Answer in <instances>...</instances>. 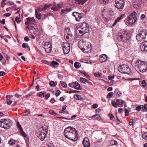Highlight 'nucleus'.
<instances>
[{"instance_id": "1", "label": "nucleus", "mask_w": 147, "mask_h": 147, "mask_svg": "<svg viewBox=\"0 0 147 147\" xmlns=\"http://www.w3.org/2000/svg\"><path fill=\"white\" fill-rule=\"evenodd\" d=\"M64 135L65 137L70 140L75 141L77 140L78 135L77 131L75 128L68 127L64 130Z\"/></svg>"}, {"instance_id": "2", "label": "nucleus", "mask_w": 147, "mask_h": 147, "mask_svg": "<svg viewBox=\"0 0 147 147\" xmlns=\"http://www.w3.org/2000/svg\"><path fill=\"white\" fill-rule=\"evenodd\" d=\"M135 65L141 72H144L147 71V63L146 62L141 61L138 59L135 62Z\"/></svg>"}, {"instance_id": "3", "label": "nucleus", "mask_w": 147, "mask_h": 147, "mask_svg": "<svg viewBox=\"0 0 147 147\" xmlns=\"http://www.w3.org/2000/svg\"><path fill=\"white\" fill-rule=\"evenodd\" d=\"M12 123V121L8 119H3L0 121V127L4 128L5 129H9L10 127V124Z\"/></svg>"}, {"instance_id": "4", "label": "nucleus", "mask_w": 147, "mask_h": 147, "mask_svg": "<svg viewBox=\"0 0 147 147\" xmlns=\"http://www.w3.org/2000/svg\"><path fill=\"white\" fill-rule=\"evenodd\" d=\"M147 34V30L146 29H143L140 31L138 34L136 35V38L139 41H144Z\"/></svg>"}, {"instance_id": "5", "label": "nucleus", "mask_w": 147, "mask_h": 147, "mask_svg": "<svg viewBox=\"0 0 147 147\" xmlns=\"http://www.w3.org/2000/svg\"><path fill=\"white\" fill-rule=\"evenodd\" d=\"M119 71L121 73L129 74L131 72V69L128 66L123 64L120 65L118 67Z\"/></svg>"}, {"instance_id": "6", "label": "nucleus", "mask_w": 147, "mask_h": 147, "mask_svg": "<svg viewBox=\"0 0 147 147\" xmlns=\"http://www.w3.org/2000/svg\"><path fill=\"white\" fill-rule=\"evenodd\" d=\"M137 13L135 12H133L127 19V23L130 25H132L136 21Z\"/></svg>"}, {"instance_id": "7", "label": "nucleus", "mask_w": 147, "mask_h": 147, "mask_svg": "<svg viewBox=\"0 0 147 147\" xmlns=\"http://www.w3.org/2000/svg\"><path fill=\"white\" fill-rule=\"evenodd\" d=\"M91 49V43L89 42L83 41V52L85 53H89Z\"/></svg>"}, {"instance_id": "8", "label": "nucleus", "mask_w": 147, "mask_h": 147, "mask_svg": "<svg viewBox=\"0 0 147 147\" xmlns=\"http://www.w3.org/2000/svg\"><path fill=\"white\" fill-rule=\"evenodd\" d=\"M42 129V131L41 132H40L39 135L38 136V138L40 139L41 141H43L46 137V134L47 133L48 131V127L47 126H45L44 128Z\"/></svg>"}, {"instance_id": "9", "label": "nucleus", "mask_w": 147, "mask_h": 147, "mask_svg": "<svg viewBox=\"0 0 147 147\" xmlns=\"http://www.w3.org/2000/svg\"><path fill=\"white\" fill-rule=\"evenodd\" d=\"M62 47L64 54H67L69 52L70 50V46L69 43L67 42L63 43Z\"/></svg>"}, {"instance_id": "10", "label": "nucleus", "mask_w": 147, "mask_h": 147, "mask_svg": "<svg viewBox=\"0 0 147 147\" xmlns=\"http://www.w3.org/2000/svg\"><path fill=\"white\" fill-rule=\"evenodd\" d=\"M43 46L47 53H49L51 52L52 48L51 43H50L49 42H46L44 43Z\"/></svg>"}, {"instance_id": "11", "label": "nucleus", "mask_w": 147, "mask_h": 147, "mask_svg": "<svg viewBox=\"0 0 147 147\" xmlns=\"http://www.w3.org/2000/svg\"><path fill=\"white\" fill-rule=\"evenodd\" d=\"M119 2L115 3L114 5L116 7L119 9L120 11H121L124 8L125 2H122L121 1Z\"/></svg>"}, {"instance_id": "12", "label": "nucleus", "mask_w": 147, "mask_h": 147, "mask_svg": "<svg viewBox=\"0 0 147 147\" xmlns=\"http://www.w3.org/2000/svg\"><path fill=\"white\" fill-rule=\"evenodd\" d=\"M126 35L125 34H122L121 33H119L117 36V38L119 41L122 40L123 42H124L127 39H129L126 37Z\"/></svg>"}, {"instance_id": "13", "label": "nucleus", "mask_w": 147, "mask_h": 147, "mask_svg": "<svg viewBox=\"0 0 147 147\" xmlns=\"http://www.w3.org/2000/svg\"><path fill=\"white\" fill-rule=\"evenodd\" d=\"M64 32V35L67 39H68L72 37V34L69 28H67L66 29Z\"/></svg>"}, {"instance_id": "14", "label": "nucleus", "mask_w": 147, "mask_h": 147, "mask_svg": "<svg viewBox=\"0 0 147 147\" xmlns=\"http://www.w3.org/2000/svg\"><path fill=\"white\" fill-rule=\"evenodd\" d=\"M51 4H48L47 3L45 4L43 6L41 5L39 6L38 9V10L40 11H44L47 10L48 8H49L50 6H52Z\"/></svg>"}, {"instance_id": "15", "label": "nucleus", "mask_w": 147, "mask_h": 147, "mask_svg": "<svg viewBox=\"0 0 147 147\" xmlns=\"http://www.w3.org/2000/svg\"><path fill=\"white\" fill-rule=\"evenodd\" d=\"M69 86L71 87L74 88L77 90L79 89L80 87V84L78 82H76L69 83Z\"/></svg>"}, {"instance_id": "16", "label": "nucleus", "mask_w": 147, "mask_h": 147, "mask_svg": "<svg viewBox=\"0 0 147 147\" xmlns=\"http://www.w3.org/2000/svg\"><path fill=\"white\" fill-rule=\"evenodd\" d=\"M27 20V22H25V24L28 25V24H34L35 20L34 18H31L29 17L26 19Z\"/></svg>"}, {"instance_id": "17", "label": "nucleus", "mask_w": 147, "mask_h": 147, "mask_svg": "<svg viewBox=\"0 0 147 147\" xmlns=\"http://www.w3.org/2000/svg\"><path fill=\"white\" fill-rule=\"evenodd\" d=\"M107 59V56L105 54L101 55L99 58V60L101 63L105 61Z\"/></svg>"}, {"instance_id": "18", "label": "nucleus", "mask_w": 147, "mask_h": 147, "mask_svg": "<svg viewBox=\"0 0 147 147\" xmlns=\"http://www.w3.org/2000/svg\"><path fill=\"white\" fill-rule=\"evenodd\" d=\"M83 35L85 33H88L89 32V28L88 25L86 23L83 22Z\"/></svg>"}, {"instance_id": "19", "label": "nucleus", "mask_w": 147, "mask_h": 147, "mask_svg": "<svg viewBox=\"0 0 147 147\" xmlns=\"http://www.w3.org/2000/svg\"><path fill=\"white\" fill-rule=\"evenodd\" d=\"M83 146L84 147H89L90 146V143L88 139L86 137L83 139Z\"/></svg>"}, {"instance_id": "20", "label": "nucleus", "mask_w": 147, "mask_h": 147, "mask_svg": "<svg viewBox=\"0 0 147 147\" xmlns=\"http://www.w3.org/2000/svg\"><path fill=\"white\" fill-rule=\"evenodd\" d=\"M72 10V9L70 8L62 9L61 10V13L62 15H65L71 11Z\"/></svg>"}, {"instance_id": "21", "label": "nucleus", "mask_w": 147, "mask_h": 147, "mask_svg": "<svg viewBox=\"0 0 147 147\" xmlns=\"http://www.w3.org/2000/svg\"><path fill=\"white\" fill-rule=\"evenodd\" d=\"M117 104L119 107H121L123 106V104L124 103L125 101L121 99H117L116 100Z\"/></svg>"}, {"instance_id": "22", "label": "nucleus", "mask_w": 147, "mask_h": 147, "mask_svg": "<svg viewBox=\"0 0 147 147\" xmlns=\"http://www.w3.org/2000/svg\"><path fill=\"white\" fill-rule=\"evenodd\" d=\"M78 46L80 49L83 51V39L82 38L79 41L78 43Z\"/></svg>"}, {"instance_id": "23", "label": "nucleus", "mask_w": 147, "mask_h": 147, "mask_svg": "<svg viewBox=\"0 0 147 147\" xmlns=\"http://www.w3.org/2000/svg\"><path fill=\"white\" fill-rule=\"evenodd\" d=\"M82 26H83V23H81L80 26L78 28L77 32H78L81 35L83 36V31L81 30L82 29V28H81Z\"/></svg>"}, {"instance_id": "24", "label": "nucleus", "mask_w": 147, "mask_h": 147, "mask_svg": "<svg viewBox=\"0 0 147 147\" xmlns=\"http://www.w3.org/2000/svg\"><path fill=\"white\" fill-rule=\"evenodd\" d=\"M30 113V111L29 109H27L23 113L22 115L23 116H26L28 115Z\"/></svg>"}, {"instance_id": "25", "label": "nucleus", "mask_w": 147, "mask_h": 147, "mask_svg": "<svg viewBox=\"0 0 147 147\" xmlns=\"http://www.w3.org/2000/svg\"><path fill=\"white\" fill-rule=\"evenodd\" d=\"M142 46L144 50L147 51V41L143 42Z\"/></svg>"}, {"instance_id": "26", "label": "nucleus", "mask_w": 147, "mask_h": 147, "mask_svg": "<svg viewBox=\"0 0 147 147\" xmlns=\"http://www.w3.org/2000/svg\"><path fill=\"white\" fill-rule=\"evenodd\" d=\"M22 47L23 48H25V49H28V50L30 51V48L29 46L28 45V44L27 43H23L22 45Z\"/></svg>"}, {"instance_id": "27", "label": "nucleus", "mask_w": 147, "mask_h": 147, "mask_svg": "<svg viewBox=\"0 0 147 147\" xmlns=\"http://www.w3.org/2000/svg\"><path fill=\"white\" fill-rule=\"evenodd\" d=\"M76 18H75L76 20L79 22L80 21V19L82 18V13H78V15H76Z\"/></svg>"}, {"instance_id": "28", "label": "nucleus", "mask_w": 147, "mask_h": 147, "mask_svg": "<svg viewBox=\"0 0 147 147\" xmlns=\"http://www.w3.org/2000/svg\"><path fill=\"white\" fill-rule=\"evenodd\" d=\"M123 17L122 16H121L120 17H118L117 19L115 20V22L113 25V26H114L117 24V22H119L123 18Z\"/></svg>"}, {"instance_id": "29", "label": "nucleus", "mask_w": 147, "mask_h": 147, "mask_svg": "<svg viewBox=\"0 0 147 147\" xmlns=\"http://www.w3.org/2000/svg\"><path fill=\"white\" fill-rule=\"evenodd\" d=\"M15 140L13 139H11L9 141L8 144L10 146H12L15 144Z\"/></svg>"}, {"instance_id": "30", "label": "nucleus", "mask_w": 147, "mask_h": 147, "mask_svg": "<svg viewBox=\"0 0 147 147\" xmlns=\"http://www.w3.org/2000/svg\"><path fill=\"white\" fill-rule=\"evenodd\" d=\"M35 14L36 16V17L38 19L40 20L41 18L42 14L40 13H38L37 11H36Z\"/></svg>"}, {"instance_id": "31", "label": "nucleus", "mask_w": 147, "mask_h": 147, "mask_svg": "<svg viewBox=\"0 0 147 147\" xmlns=\"http://www.w3.org/2000/svg\"><path fill=\"white\" fill-rule=\"evenodd\" d=\"M59 65V63L54 61H52L51 63V66H53L54 67L56 65Z\"/></svg>"}, {"instance_id": "32", "label": "nucleus", "mask_w": 147, "mask_h": 147, "mask_svg": "<svg viewBox=\"0 0 147 147\" xmlns=\"http://www.w3.org/2000/svg\"><path fill=\"white\" fill-rule=\"evenodd\" d=\"M110 143L111 145H115L116 146H117L118 144L117 142L113 140H111L110 141Z\"/></svg>"}, {"instance_id": "33", "label": "nucleus", "mask_w": 147, "mask_h": 147, "mask_svg": "<svg viewBox=\"0 0 147 147\" xmlns=\"http://www.w3.org/2000/svg\"><path fill=\"white\" fill-rule=\"evenodd\" d=\"M75 67L77 69L79 68L81 66V64L79 62H76L74 64Z\"/></svg>"}, {"instance_id": "34", "label": "nucleus", "mask_w": 147, "mask_h": 147, "mask_svg": "<svg viewBox=\"0 0 147 147\" xmlns=\"http://www.w3.org/2000/svg\"><path fill=\"white\" fill-rule=\"evenodd\" d=\"M51 9L54 11H58L59 10V8H58L57 5H54L53 7H52Z\"/></svg>"}, {"instance_id": "35", "label": "nucleus", "mask_w": 147, "mask_h": 147, "mask_svg": "<svg viewBox=\"0 0 147 147\" xmlns=\"http://www.w3.org/2000/svg\"><path fill=\"white\" fill-rule=\"evenodd\" d=\"M57 82H54L53 81H51L50 83V85L51 86H56V84H57Z\"/></svg>"}, {"instance_id": "36", "label": "nucleus", "mask_w": 147, "mask_h": 147, "mask_svg": "<svg viewBox=\"0 0 147 147\" xmlns=\"http://www.w3.org/2000/svg\"><path fill=\"white\" fill-rule=\"evenodd\" d=\"M94 76L97 78H99L101 76L102 74L99 72L95 73L94 74Z\"/></svg>"}, {"instance_id": "37", "label": "nucleus", "mask_w": 147, "mask_h": 147, "mask_svg": "<svg viewBox=\"0 0 147 147\" xmlns=\"http://www.w3.org/2000/svg\"><path fill=\"white\" fill-rule=\"evenodd\" d=\"M38 95L39 97L41 98H43L44 97V93L43 92H41L38 93Z\"/></svg>"}, {"instance_id": "38", "label": "nucleus", "mask_w": 147, "mask_h": 147, "mask_svg": "<svg viewBox=\"0 0 147 147\" xmlns=\"http://www.w3.org/2000/svg\"><path fill=\"white\" fill-rule=\"evenodd\" d=\"M142 105L137 106L136 108V109L138 111H139L140 110H142Z\"/></svg>"}, {"instance_id": "39", "label": "nucleus", "mask_w": 147, "mask_h": 147, "mask_svg": "<svg viewBox=\"0 0 147 147\" xmlns=\"http://www.w3.org/2000/svg\"><path fill=\"white\" fill-rule=\"evenodd\" d=\"M49 112L50 114L53 115L54 116H55L57 114V113L54 111L52 110H50L49 111Z\"/></svg>"}, {"instance_id": "40", "label": "nucleus", "mask_w": 147, "mask_h": 147, "mask_svg": "<svg viewBox=\"0 0 147 147\" xmlns=\"http://www.w3.org/2000/svg\"><path fill=\"white\" fill-rule=\"evenodd\" d=\"M16 125L18 128L19 129L20 131L23 130L21 125L20 124L19 122H18L17 123Z\"/></svg>"}, {"instance_id": "41", "label": "nucleus", "mask_w": 147, "mask_h": 147, "mask_svg": "<svg viewBox=\"0 0 147 147\" xmlns=\"http://www.w3.org/2000/svg\"><path fill=\"white\" fill-rule=\"evenodd\" d=\"M20 132L21 135L23 136L25 138L27 136V135L23 131V130H22V131H20Z\"/></svg>"}, {"instance_id": "42", "label": "nucleus", "mask_w": 147, "mask_h": 147, "mask_svg": "<svg viewBox=\"0 0 147 147\" xmlns=\"http://www.w3.org/2000/svg\"><path fill=\"white\" fill-rule=\"evenodd\" d=\"M76 1V3L78 4H81L82 5H83V0H75Z\"/></svg>"}, {"instance_id": "43", "label": "nucleus", "mask_w": 147, "mask_h": 147, "mask_svg": "<svg viewBox=\"0 0 147 147\" xmlns=\"http://www.w3.org/2000/svg\"><path fill=\"white\" fill-rule=\"evenodd\" d=\"M113 93L112 92H110L108 93V95H107V97L108 98H111L112 97V96H113Z\"/></svg>"}, {"instance_id": "44", "label": "nucleus", "mask_w": 147, "mask_h": 147, "mask_svg": "<svg viewBox=\"0 0 147 147\" xmlns=\"http://www.w3.org/2000/svg\"><path fill=\"white\" fill-rule=\"evenodd\" d=\"M111 104L115 108H117V101L116 100V101H113L111 102Z\"/></svg>"}, {"instance_id": "45", "label": "nucleus", "mask_w": 147, "mask_h": 147, "mask_svg": "<svg viewBox=\"0 0 147 147\" xmlns=\"http://www.w3.org/2000/svg\"><path fill=\"white\" fill-rule=\"evenodd\" d=\"M83 63H85L88 64H92V62H90V61L87 60L83 59Z\"/></svg>"}, {"instance_id": "46", "label": "nucleus", "mask_w": 147, "mask_h": 147, "mask_svg": "<svg viewBox=\"0 0 147 147\" xmlns=\"http://www.w3.org/2000/svg\"><path fill=\"white\" fill-rule=\"evenodd\" d=\"M85 82L89 84H91V83L88 80L86 79L85 78H83V84H85Z\"/></svg>"}, {"instance_id": "47", "label": "nucleus", "mask_w": 147, "mask_h": 147, "mask_svg": "<svg viewBox=\"0 0 147 147\" xmlns=\"http://www.w3.org/2000/svg\"><path fill=\"white\" fill-rule=\"evenodd\" d=\"M143 138L145 140H147V133H145L142 135Z\"/></svg>"}, {"instance_id": "48", "label": "nucleus", "mask_w": 147, "mask_h": 147, "mask_svg": "<svg viewBox=\"0 0 147 147\" xmlns=\"http://www.w3.org/2000/svg\"><path fill=\"white\" fill-rule=\"evenodd\" d=\"M142 106H143V107H142V110L144 111H145V109L147 111V104H145L144 106L143 105H142Z\"/></svg>"}, {"instance_id": "49", "label": "nucleus", "mask_w": 147, "mask_h": 147, "mask_svg": "<svg viewBox=\"0 0 147 147\" xmlns=\"http://www.w3.org/2000/svg\"><path fill=\"white\" fill-rule=\"evenodd\" d=\"M15 21L17 23H18L20 22L21 20L18 16H16L15 18Z\"/></svg>"}, {"instance_id": "50", "label": "nucleus", "mask_w": 147, "mask_h": 147, "mask_svg": "<svg viewBox=\"0 0 147 147\" xmlns=\"http://www.w3.org/2000/svg\"><path fill=\"white\" fill-rule=\"evenodd\" d=\"M60 91L59 90H57L56 91L55 94L56 96H58L59 95H60Z\"/></svg>"}, {"instance_id": "51", "label": "nucleus", "mask_w": 147, "mask_h": 147, "mask_svg": "<svg viewBox=\"0 0 147 147\" xmlns=\"http://www.w3.org/2000/svg\"><path fill=\"white\" fill-rule=\"evenodd\" d=\"M57 5L58 8H59V9L62 8L63 6L62 3H58Z\"/></svg>"}, {"instance_id": "52", "label": "nucleus", "mask_w": 147, "mask_h": 147, "mask_svg": "<svg viewBox=\"0 0 147 147\" xmlns=\"http://www.w3.org/2000/svg\"><path fill=\"white\" fill-rule=\"evenodd\" d=\"M125 116H128L129 115V113L128 111V110L125 109Z\"/></svg>"}, {"instance_id": "53", "label": "nucleus", "mask_w": 147, "mask_h": 147, "mask_svg": "<svg viewBox=\"0 0 147 147\" xmlns=\"http://www.w3.org/2000/svg\"><path fill=\"white\" fill-rule=\"evenodd\" d=\"M121 93L120 91H118L116 94V96L117 97H119L121 95Z\"/></svg>"}, {"instance_id": "54", "label": "nucleus", "mask_w": 147, "mask_h": 147, "mask_svg": "<svg viewBox=\"0 0 147 147\" xmlns=\"http://www.w3.org/2000/svg\"><path fill=\"white\" fill-rule=\"evenodd\" d=\"M61 86L63 87L64 88H65L67 87V85L65 82H63L61 84Z\"/></svg>"}, {"instance_id": "55", "label": "nucleus", "mask_w": 147, "mask_h": 147, "mask_svg": "<svg viewBox=\"0 0 147 147\" xmlns=\"http://www.w3.org/2000/svg\"><path fill=\"white\" fill-rule=\"evenodd\" d=\"M142 86L143 87H145L146 86V83L145 81L144 80H143L142 81Z\"/></svg>"}, {"instance_id": "56", "label": "nucleus", "mask_w": 147, "mask_h": 147, "mask_svg": "<svg viewBox=\"0 0 147 147\" xmlns=\"http://www.w3.org/2000/svg\"><path fill=\"white\" fill-rule=\"evenodd\" d=\"M98 105L97 104H95L92 105V107L94 109H96L98 107Z\"/></svg>"}, {"instance_id": "57", "label": "nucleus", "mask_w": 147, "mask_h": 147, "mask_svg": "<svg viewBox=\"0 0 147 147\" xmlns=\"http://www.w3.org/2000/svg\"><path fill=\"white\" fill-rule=\"evenodd\" d=\"M30 40L28 36H26L24 38V40L26 42H28Z\"/></svg>"}, {"instance_id": "58", "label": "nucleus", "mask_w": 147, "mask_h": 147, "mask_svg": "<svg viewBox=\"0 0 147 147\" xmlns=\"http://www.w3.org/2000/svg\"><path fill=\"white\" fill-rule=\"evenodd\" d=\"M8 105L11 104L12 102V101L10 99H7L6 101Z\"/></svg>"}, {"instance_id": "59", "label": "nucleus", "mask_w": 147, "mask_h": 147, "mask_svg": "<svg viewBox=\"0 0 147 147\" xmlns=\"http://www.w3.org/2000/svg\"><path fill=\"white\" fill-rule=\"evenodd\" d=\"M50 96L49 93H47L45 96V98L46 99H48Z\"/></svg>"}, {"instance_id": "60", "label": "nucleus", "mask_w": 147, "mask_h": 147, "mask_svg": "<svg viewBox=\"0 0 147 147\" xmlns=\"http://www.w3.org/2000/svg\"><path fill=\"white\" fill-rule=\"evenodd\" d=\"M76 97L75 98L76 100H79V99L82 98L81 97V96L78 95H76Z\"/></svg>"}, {"instance_id": "61", "label": "nucleus", "mask_w": 147, "mask_h": 147, "mask_svg": "<svg viewBox=\"0 0 147 147\" xmlns=\"http://www.w3.org/2000/svg\"><path fill=\"white\" fill-rule=\"evenodd\" d=\"M10 15L11 13H7L4 14V16L6 17L9 16Z\"/></svg>"}, {"instance_id": "62", "label": "nucleus", "mask_w": 147, "mask_h": 147, "mask_svg": "<svg viewBox=\"0 0 147 147\" xmlns=\"http://www.w3.org/2000/svg\"><path fill=\"white\" fill-rule=\"evenodd\" d=\"M79 13L77 12H74L72 13V15L73 16L75 17V18H76V17L77 16L76 15H78Z\"/></svg>"}, {"instance_id": "63", "label": "nucleus", "mask_w": 147, "mask_h": 147, "mask_svg": "<svg viewBox=\"0 0 147 147\" xmlns=\"http://www.w3.org/2000/svg\"><path fill=\"white\" fill-rule=\"evenodd\" d=\"M6 73L3 71H0V76H4Z\"/></svg>"}, {"instance_id": "64", "label": "nucleus", "mask_w": 147, "mask_h": 147, "mask_svg": "<svg viewBox=\"0 0 147 147\" xmlns=\"http://www.w3.org/2000/svg\"><path fill=\"white\" fill-rule=\"evenodd\" d=\"M100 111L101 109H97L96 110L95 113L96 114L98 113L99 112H100Z\"/></svg>"}]
</instances>
